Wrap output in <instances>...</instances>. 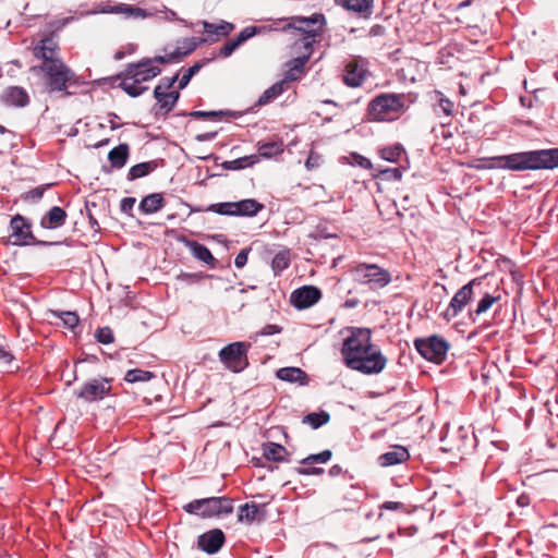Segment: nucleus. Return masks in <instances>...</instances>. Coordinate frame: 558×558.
<instances>
[{
	"label": "nucleus",
	"instance_id": "nucleus-1",
	"mask_svg": "<svg viewBox=\"0 0 558 558\" xmlns=\"http://www.w3.org/2000/svg\"><path fill=\"white\" fill-rule=\"evenodd\" d=\"M341 355L349 368L365 375L379 374L387 364L381 351L372 344L371 330L367 328L350 330V335L343 340Z\"/></svg>",
	"mask_w": 558,
	"mask_h": 558
},
{
	"label": "nucleus",
	"instance_id": "nucleus-2",
	"mask_svg": "<svg viewBox=\"0 0 558 558\" xmlns=\"http://www.w3.org/2000/svg\"><path fill=\"white\" fill-rule=\"evenodd\" d=\"M326 24V19L322 13H314L312 16H293L290 22L282 27V31H294L300 36V39L295 41L296 48H303L305 53L302 57H298L292 61V69L296 72H302L304 65L310 59L312 53L313 44L316 41V37L320 35L323 26Z\"/></svg>",
	"mask_w": 558,
	"mask_h": 558
},
{
	"label": "nucleus",
	"instance_id": "nucleus-3",
	"mask_svg": "<svg viewBox=\"0 0 558 558\" xmlns=\"http://www.w3.org/2000/svg\"><path fill=\"white\" fill-rule=\"evenodd\" d=\"M407 95L383 93L372 99L367 106L366 117L373 122H392L408 109Z\"/></svg>",
	"mask_w": 558,
	"mask_h": 558
},
{
	"label": "nucleus",
	"instance_id": "nucleus-4",
	"mask_svg": "<svg viewBox=\"0 0 558 558\" xmlns=\"http://www.w3.org/2000/svg\"><path fill=\"white\" fill-rule=\"evenodd\" d=\"M183 510L190 514L203 518L230 514L233 511L232 499L227 497H210L195 499L183 506Z\"/></svg>",
	"mask_w": 558,
	"mask_h": 558
},
{
	"label": "nucleus",
	"instance_id": "nucleus-5",
	"mask_svg": "<svg viewBox=\"0 0 558 558\" xmlns=\"http://www.w3.org/2000/svg\"><path fill=\"white\" fill-rule=\"evenodd\" d=\"M542 150L524 151L506 156L492 157V161L500 162V169L513 171L544 169L545 159Z\"/></svg>",
	"mask_w": 558,
	"mask_h": 558
},
{
	"label": "nucleus",
	"instance_id": "nucleus-6",
	"mask_svg": "<svg viewBox=\"0 0 558 558\" xmlns=\"http://www.w3.org/2000/svg\"><path fill=\"white\" fill-rule=\"evenodd\" d=\"M350 271L354 281L368 286L372 290L385 288L391 282L390 272L376 264L361 263Z\"/></svg>",
	"mask_w": 558,
	"mask_h": 558
},
{
	"label": "nucleus",
	"instance_id": "nucleus-7",
	"mask_svg": "<svg viewBox=\"0 0 558 558\" xmlns=\"http://www.w3.org/2000/svg\"><path fill=\"white\" fill-rule=\"evenodd\" d=\"M264 209V205L253 198L210 205L207 210L222 216L253 217Z\"/></svg>",
	"mask_w": 558,
	"mask_h": 558
},
{
	"label": "nucleus",
	"instance_id": "nucleus-8",
	"mask_svg": "<svg viewBox=\"0 0 558 558\" xmlns=\"http://www.w3.org/2000/svg\"><path fill=\"white\" fill-rule=\"evenodd\" d=\"M250 348V342H233L223 347L218 355L228 369L239 373L248 365L247 351Z\"/></svg>",
	"mask_w": 558,
	"mask_h": 558
},
{
	"label": "nucleus",
	"instance_id": "nucleus-9",
	"mask_svg": "<svg viewBox=\"0 0 558 558\" xmlns=\"http://www.w3.org/2000/svg\"><path fill=\"white\" fill-rule=\"evenodd\" d=\"M414 347L425 360L436 364L445 361L449 350V343L438 336L415 339Z\"/></svg>",
	"mask_w": 558,
	"mask_h": 558
},
{
	"label": "nucleus",
	"instance_id": "nucleus-10",
	"mask_svg": "<svg viewBox=\"0 0 558 558\" xmlns=\"http://www.w3.org/2000/svg\"><path fill=\"white\" fill-rule=\"evenodd\" d=\"M45 72L48 78V86L52 92H62L68 87V83L73 81L74 73L62 61H50L43 63L39 68Z\"/></svg>",
	"mask_w": 558,
	"mask_h": 558
},
{
	"label": "nucleus",
	"instance_id": "nucleus-11",
	"mask_svg": "<svg viewBox=\"0 0 558 558\" xmlns=\"http://www.w3.org/2000/svg\"><path fill=\"white\" fill-rule=\"evenodd\" d=\"M11 239L14 245L47 244L43 241H36L32 233L31 222L21 215L11 219Z\"/></svg>",
	"mask_w": 558,
	"mask_h": 558
},
{
	"label": "nucleus",
	"instance_id": "nucleus-12",
	"mask_svg": "<svg viewBox=\"0 0 558 558\" xmlns=\"http://www.w3.org/2000/svg\"><path fill=\"white\" fill-rule=\"evenodd\" d=\"M111 390L110 380L107 378H93L84 384L77 392V397L87 402H94L104 399Z\"/></svg>",
	"mask_w": 558,
	"mask_h": 558
},
{
	"label": "nucleus",
	"instance_id": "nucleus-13",
	"mask_svg": "<svg viewBox=\"0 0 558 558\" xmlns=\"http://www.w3.org/2000/svg\"><path fill=\"white\" fill-rule=\"evenodd\" d=\"M476 284V279L471 280L469 283L464 284L458 292L453 295L451 302L449 303L445 317L449 320L454 318L470 302L473 295V287Z\"/></svg>",
	"mask_w": 558,
	"mask_h": 558
},
{
	"label": "nucleus",
	"instance_id": "nucleus-14",
	"mask_svg": "<svg viewBox=\"0 0 558 558\" xmlns=\"http://www.w3.org/2000/svg\"><path fill=\"white\" fill-rule=\"evenodd\" d=\"M367 75L366 62L362 58L350 61L343 75L344 83L350 87H359Z\"/></svg>",
	"mask_w": 558,
	"mask_h": 558
},
{
	"label": "nucleus",
	"instance_id": "nucleus-15",
	"mask_svg": "<svg viewBox=\"0 0 558 558\" xmlns=\"http://www.w3.org/2000/svg\"><path fill=\"white\" fill-rule=\"evenodd\" d=\"M126 73L137 81L146 82L156 77L160 73V69L153 64L151 59H144L138 63L130 64Z\"/></svg>",
	"mask_w": 558,
	"mask_h": 558
},
{
	"label": "nucleus",
	"instance_id": "nucleus-16",
	"mask_svg": "<svg viewBox=\"0 0 558 558\" xmlns=\"http://www.w3.org/2000/svg\"><path fill=\"white\" fill-rule=\"evenodd\" d=\"M320 299V291L313 286H306L295 290L291 294V302L296 308H306Z\"/></svg>",
	"mask_w": 558,
	"mask_h": 558
},
{
	"label": "nucleus",
	"instance_id": "nucleus-17",
	"mask_svg": "<svg viewBox=\"0 0 558 558\" xmlns=\"http://www.w3.org/2000/svg\"><path fill=\"white\" fill-rule=\"evenodd\" d=\"M430 100L433 101L434 113L444 121L442 125L448 124L453 113V102L445 97L440 92L435 90L430 94Z\"/></svg>",
	"mask_w": 558,
	"mask_h": 558
},
{
	"label": "nucleus",
	"instance_id": "nucleus-18",
	"mask_svg": "<svg viewBox=\"0 0 558 558\" xmlns=\"http://www.w3.org/2000/svg\"><path fill=\"white\" fill-rule=\"evenodd\" d=\"M225 542V534L221 530L215 529L202 534L198 537V547L205 553L211 555L217 553Z\"/></svg>",
	"mask_w": 558,
	"mask_h": 558
},
{
	"label": "nucleus",
	"instance_id": "nucleus-19",
	"mask_svg": "<svg viewBox=\"0 0 558 558\" xmlns=\"http://www.w3.org/2000/svg\"><path fill=\"white\" fill-rule=\"evenodd\" d=\"M201 24L204 28V32L207 34V37L204 39V41L209 43H216L221 37H227L233 32L235 27L234 24L227 21H221L219 24L202 21Z\"/></svg>",
	"mask_w": 558,
	"mask_h": 558
},
{
	"label": "nucleus",
	"instance_id": "nucleus-20",
	"mask_svg": "<svg viewBox=\"0 0 558 558\" xmlns=\"http://www.w3.org/2000/svg\"><path fill=\"white\" fill-rule=\"evenodd\" d=\"M66 213L59 206H53L40 219V226L44 229H57L65 223Z\"/></svg>",
	"mask_w": 558,
	"mask_h": 558
},
{
	"label": "nucleus",
	"instance_id": "nucleus-21",
	"mask_svg": "<svg viewBox=\"0 0 558 558\" xmlns=\"http://www.w3.org/2000/svg\"><path fill=\"white\" fill-rule=\"evenodd\" d=\"M108 13L122 14L125 17L134 19V20H144L150 14L147 13L144 9L138 7H134L126 3H118L116 5L110 7L107 10Z\"/></svg>",
	"mask_w": 558,
	"mask_h": 558
},
{
	"label": "nucleus",
	"instance_id": "nucleus-22",
	"mask_svg": "<svg viewBox=\"0 0 558 558\" xmlns=\"http://www.w3.org/2000/svg\"><path fill=\"white\" fill-rule=\"evenodd\" d=\"M57 44L51 38H46L40 41V45L34 49V54L37 58L43 59V63H49L50 61H61L56 58Z\"/></svg>",
	"mask_w": 558,
	"mask_h": 558
},
{
	"label": "nucleus",
	"instance_id": "nucleus-23",
	"mask_svg": "<svg viewBox=\"0 0 558 558\" xmlns=\"http://www.w3.org/2000/svg\"><path fill=\"white\" fill-rule=\"evenodd\" d=\"M3 99L7 105L15 107H24L28 104V95L22 87L12 86L5 89Z\"/></svg>",
	"mask_w": 558,
	"mask_h": 558
},
{
	"label": "nucleus",
	"instance_id": "nucleus-24",
	"mask_svg": "<svg viewBox=\"0 0 558 558\" xmlns=\"http://www.w3.org/2000/svg\"><path fill=\"white\" fill-rule=\"evenodd\" d=\"M409 458V452L403 447H395L391 451L379 456V464L381 466H390L404 462Z\"/></svg>",
	"mask_w": 558,
	"mask_h": 558
},
{
	"label": "nucleus",
	"instance_id": "nucleus-25",
	"mask_svg": "<svg viewBox=\"0 0 558 558\" xmlns=\"http://www.w3.org/2000/svg\"><path fill=\"white\" fill-rule=\"evenodd\" d=\"M277 377L283 381L299 383L305 385L307 383V376L299 367H282L277 371Z\"/></svg>",
	"mask_w": 558,
	"mask_h": 558
},
{
	"label": "nucleus",
	"instance_id": "nucleus-26",
	"mask_svg": "<svg viewBox=\"0 0 558 558\" xmlns=\"http://www.w3.org/2000/svg\"><path fill=\"white\" fill-rule=\"evenodd\" d=\"M165 205L162 194L153 193L145 196L140 203V210L144 214H155L160 210Z\"/></svg>",
	"mask_w": 558,
	"mask_h": 558
},
{
	"label": "nucleus",
	"instance_id": "nucleus-27",
	"mask_svg": "<svg viewBox=\"0 0 558 558\" xmlns=\"http://www.w3.org/2000/svg\"><path fill=\"white\" fill-rule=\"evenodd\" d=\"M154 96L160 105L161 109H165L167 112L170 111L179 99V92H163L162 86H156L154 90Z\"/></svg>",
	"mask_w": 558,
	"mask_h": 558
},
{
	"label": "nucleus",
	"instance_id": "nucleus-28",
	"mask_svg": "<svg viewBox=\"0 0 558 558\" xmlns=\"http://www.w3.org/2000/svg\"><path fill=\"white\" fill-rule=\"evenodd\" d=\"M130 154L128 144H120L108 154V159L113 168H122L125 166Z\"/></svg>",
	"mask_w": 558,
	"mask_h": 558
},
{
	"label": "nucleus",
	"instance_id": "nucleus-29",
	"mask_svg": "<svg viewBox=\"0 0 558 558\" xmlns=\"http://www.w3.org/2000/svg\"><path fill=\"white\" fill-rule=\"evenodd\" d=\"M286 90V81H280L267 88L258 98L257 105L265 106L279 97Z\"/></svg>",
	"mask_w": 558,
	"mask_h": 558
},
{
	"label": "nucleus",
	"instance_id": "nucleus-30",
	"mask_svg": "<svg viewBox=\"0 0 558 558\" xmlns=\"http://www.w3.org/2000/svg\"><path fill=\"white\" fill-rule=\"evenodd\" d=\"M187 247L191 250L193 256L206 264H213L215 258L210 251L203 244L196 241H187Z\"/></svg>",
	"mask_w": 558,
	"mask_h": 558
},
{
	"label": "nucleus",
	"instance_id": "nucleus-31",
	"mask_svg": "<svg viewBox=\"0 0 558 558\" xmlns=\"http://www.w3.org/2000/svg\"><path fill=\"white\" fill-rule=\"evenodd\" d=\"M141 81L136 78H132L131 75L126 73L125 77L122 80L120 86L121 88L131 97H137L142 95L147 87L141 85Z\"/></svg>",
	"mask_w": 558,
	"mask_h": 558
},
{
	"label": "nucleus",
	"instance_id": "nucleus-32",
	"mask_svg": "<svg viewBox=\"0 0 558 558\" xmlns=\"http://www.w3.org/2000/svg\"><path fill=\"white\" fill-rule=\"evenodd\" d=\"M238 519L239 521H244L246 523H252L255 520H260L262 518L259 517L258 506L254 502L241 506L239 509Z\"/></svg>",
	"mask_w": 558,
	"mask_h": 558
},
{
	"label": "nucleus",
	"instance_id": "nucleus-33",
	"mask_svg": "<svg viewBox=\"0 0 558 558\" xmlns=\"http://www.w3.org/2000/svg\"><path fill=\"white\" fill-rule=\"evenodd\" d=\"M157 168V163L155 161H147L137 163L129 170L128 180L133 181L140 179L142 177L147 175L151 171Z\"/></svg>",
	"mask_w": 558,
	"mask_h": 558
},
{
	"label": "nucleus",
	"instance_id": "nucleus-34",
	"mask_svg": "<svg viewBox=\"0 0 558 558\" xmlns=\"http://www.w3.org/2000/svg\"><path fill=\"white\" fill-rule=\"evenodd\" d=\"M290 265V253L287 250L278 252L271 262V268L275 275L281 274Z\"/></svg>",
	"mask_w": 558,
	"mask_h": 558
},
{
	"label": "nucleus",
	"instance_id": "nucleus-35",
	"mask_svg": "<svg viewBox=\"0 0 558 558\" xmlns=\"http://www.w3.org/2000/svg\"><path fill=\"white\" fill-rule=\"evenodd\" d=\"M286 453V448L279 444L269 442L264 448V456L267 460L283 461Z\"/></svg>",
	"mask_w": 558,
	"mask_h": 558
},
{
	"label": "nucleus",
	"instance_id": "nucleus-36",
	"mask_svg": "<svg viewBox=\"0 0 558 558\" xmlns=\"http://www.w3.org/2000/svg\"><path fill=\"white\" fill-rule=\"evenodd\" d=\"M283 151V145L280 142H268L259 144L258 153L262 157L271 158Z\"/></svg>",
	"mask_w": 558,
	"mask_h": 558
},
{
	"label": "nucleus",
	"instance_id": "nucleus-37",
	"mask_svg": "<svg viewBox=\"0 0 558 558\" xmlns=\"http://www.w3.org/2000/svg\"><path fill=\"white\" fill-rule=\"evenodd\" d=\"M345 8L350 11L369 14L373 7V0H345Z\"/></svg>",
	"mask_w": 558,
	"mask_h": 558
},
{
	"label": "nucleus",
	"instance_id": "nucleus-38",
	"mask_svg": "<svg viewBox=\"0 0 558 558\" xmlns=\"http://www.w3.org/2000/svg\"><path fill=\"white\" fill-rule=\"evenodd\" d=\"M154 376L155 375L151 372L134 368L126 372L124 379L128 383L134 384L140 381H148Z\"/></svg>",
	"mask_w": 558,
	"mask_h": 558
},
{
	"label": "nucleus",
	"instance_id": "nucleus-39",
	"mask_svg": "<svg viewBox=\"0 0 558 558\" xmlns=\"http://www.w3.org/2000/svg\"><path fill=\"white\" fill-rule=\"evenodd\" d=\"M197 47L195 38L184 39L180 46L172 51V58L180 59L193 52Z\"/></svg>",
	"mask_w": 558,
	"mask_h": 558
},
{
	"label": "nucleus",
	"instance_id": "nucleus-40",
	"mask_svg": "<svg viewBox=\"0 0 558 558\" xmlns=\"http://www.w3.org/2000/svg\"><path fill=\"white\" fill-rule=\"evenodd\" d=\"M330 416L327 412L310 413L304 417V423L310 424L313 428H318L328 423Z\"/></svg>",
	"mask_w": 558,
	"mask_h": 558
},
{
	"label": "nucleus",
	"instance_id": "nucleus-41",
	"mask_svg": "<svg viewBox=\"0 0 558 558\" xmlns=\"http://www.w3.org/2000/svg\"><path fill=\"white\" fill-rule=\"evenodd\" d=\"M402 154L403 148L400 145L386 147L380 150L381 158L390 162L398 161Z\"/></svg>",
	"mask_w": 558,
	"mask_h": 558
},
{
	"label": "nucleus",
	"instance_id": "nucleus-42",
	"mask_svg": "<svg viewBox=\"0 0 558 558\" xmlns=\"http://www.w3.org/2000/svg\"><path fill=\"white\" fill-rule=\"evenodd\" d=\"M332 457V452L327 449L316 454H310L301 460L302 464L327 463Z\"/></svg>",
	"mask_w": 558,
	"mask_h": 558
},
{
	"label": "nucleus",
	"instance_id": "nucleus-43",
	"mask_svg": "<svg viewBox=\"0 0 558 558\" xmlns=\"http://www.w3.org/2000/svg\"><path fill=\"white\" fill-rule=\"evenodd\" d=\"M52 315L60 318L69 329H73L78 324V316L73 312H52Z\"/></svg>",
	"mask_w": 558,
	"mask_h": 558
},
{
	"label": "nucleus",
	"instance_id": "nucleus-44",
	"mask_svg": "<svg viewBox=\"0 0 558 558\" xmlns=\"http://www.w3.org/2000/svg\"><path fill=\"white\" fill-rule=\"evenodd\" d=\"M499 300V296H494V295H490V294H485L481 301L478 302L477 304V307L475 310V314L476 315H482L484 313H486L490 307L492 305L497 302Z\"/></svg>",
	"mask_w": 558,
	"mask_h": 558
},
{
	"label": "nucleus",
	"instance_id": "nucleus-45",
	"mask_svg": "<svg viewBox=\"0 0 558 558\" xmlns=\"http://www.w3.org/2000/svg\"><path fill=\"white\" fill-rule=\"evenodd\" d=\"M202 68V64L201 63H195L194 65L190 66L187 70H185V72L182 74L180 81H179V88L180 89H183L189 83L190 81L192 80V77L198 73V71L201 70Z\"/></svg>",
	"mask_w": 558,
	"mask_h": 558
},
{
	"label": "nucleus",
	"instance_id": "nucleus-46",
	"mask_svg": "<svg viewBox=\"0 0 558 558\" xmlns=\"http://www.w3.org/2000/svg\"><path fill=\"white\" fill-rule=\"evenodd\" d=\"M258 34H262V28H257V26H247L240 32L235 39L238 40V43H240V45H242L246 40Z\"/></svg>",
	"mask_w": 558,
	"mask_h": 558
},
{
	"label": "nucleus",
	"instance_id": "nucleus-47",
	"mask_svg": "<svg viewBox=\"0 0 558 558\" xmlns=\"http://www.w3.org/2000/svg\"><path fill=\"white\" fill-rule=\"evenodd\" d=\"M95 337L97 341L102 344H110L114 340L113 332L109 327L98 328L96 330Z\"/></svg>",
	"mask_w": 558,
	"mask_h": 558
},
{
	"label": "nucleus",
	"instance_id": "nucleus-48",
	"mask_svg": "<svg viewBox=\"0 0 558 558\" xmlns=\"http://www.w3.org/2000/svg\"><path fill=\"white\" fill-rule=\"evenodd\" d=\"M542 153L546 156H544L545 165L544 169H553L558 167V148L550 149V150H542Z\"/></svg>",
	"mask_w": 558,
	"mask_h": 558
},
{
	"label": "nucleus",
	"instance_id": "nucleus-49",
	"mask_svg": "<svg viewBox=\"0 0 558 558\" xmlns=\"http://www.w3.org/2000/svg\"><path fill=\"white\" fill-rule=\"evenodd\" d=\"M240 43H238V40L235 38L233 39H230L228 40L221 48H220V51H219V56L223 57V58H228L230 57L239 47H240Z\"/></svg>",
	"mask_w": 558,
	"mask_h": 558
},
{
	"label": "nucleus",
	"instance_id": "nucleus-50",
	"mask_svg": "<svg viewBox=\"0 0 558 558\" xmlns=\"http://www.w3.org/2000/svg\"><path fill=\"white\" fill-rule=\"evenodd\" d=\"M476 170L500 169V162L492 161V158L478 160V163L472 166Z\"/></svg>",
	"mask_w": 558,
	"mask_h": 558
},
{
	"label": "nucleus",
	"instance_id": "nucleus-51",
	"mask_svg": "<svg viewBox=\"0 0 558 558\" xmlns=\"http://www.w3.org/2000/svg\"><path fill=\"white\" fill-rule=\"evenodd\" d=\"M351 158H352V163H354L361 168H364V169L372 168L371 160L362 155L354 153L351 155Z\"/></svg>",
	"mask_w": 558,
	"mask_h": 558
},
{
	"label": "nucleus",
	"instance_id": "nucleus-52",
	"mask_svg": "<svg viewBox=\"0 0 558 558\" xmlns=\"http://www.w3.org/2000/svg\"><path fill=\"white\" fill-rule=\"evenodd\" d=\"M13 355L0 348V366L7 371L11 369V363L13 362Z\"/></svg>",
	"mask_w": 558,
	"mask_h": 558
},
{
	"label": "nucleus",
	"instance_id": "nucleus-53",
	"mask_svg": "<svg viewBox=\"0 0 558 558\" xmlns=\"http://www.w3.org/2000/svg\"><path fill=\"white\" fill-rule=\"evenodd\" d=\"M320 165V156L314 151H311L306 161L305 167L307 170H313Z\"/></svg>",
	"mask_w": 558,
	"mask_h": 558
},
{
	"label": "nucleus",
	"instance_id": "nucleus-54",
	"mask_svg": "<svg viewBox=\"0 0 558 558\" xmlns=\"http://www.w3.org/2000/svg\"><path fill=\"white\" fill-rule=\"evenodd\" d=\"M248 251H250V248H243L235 256L234 265L236 268H242L245 266V264L247 263Z\"/></svg>",
	"mask_w": 558,
	"mask_h": 558
},
{
	"label": "nucleus",
	"instance_id": "nucleus-55",
	"mask_svg": "<svg viewBox=\"0 0 558 558\" xmlns=\"http://www.w3.org/2000/svg\"><path fill=\"white\" fill-rule=\"evenodd\" d=\"M190 116L193 118H216L223 116V111H192Z\"/></svg>",
	"mask_w": 558,
	"mask_h": 558
},
{
	"label": "nucleus",
	"instance_id": "nucleus-56",
	"mask_svg": "<svg viewBox=\"0 0 558 558\" xmlns=\"http://www.w3.org/2000/svg\"><path fill=\"white\" fill-rule=\"evenodd\" d=\"M381 174L387 179L400 180L402 177V172L399 168H388L381 170Z\"/></svg>",
	"mask_w": 558,
	"mask_h": 558
},
{
	"label": "nucleus",
	"instance_id": "nucleus-57",
	"mask_svg": "<svg viewBox=\"0 0 558 558\" xmlns=\"http://www.w3.org/2000/svg\"><path fill=\"white\" fill-rule=\"evenodd\" d=\"M296 472L302 475H320L324 473V469L316 466L298 468Z\"/></svg>",
	"mask_w": 558,
	"mask_h": 558
},
{
	"label": "nucleus",
	"instance_id": "nucleus-58",
	"mask_svg": "<svg viewBox=\"0 0 558 558\" xmlns=\"http://www.w3.org/2000/svg\"><path fill=\"white\" fill-rule=\"evenodd\" d=\"M134 204H135L134 197H124L120 204L121 211H123L125 214H130L131 210L133 209Z\"/></svg>",
	"mask_w": 558,
	"mask_h": 558
},
{
	"label": "nucleus",
	"instance_id": "nucleus-59",
	"mask_svg": "<svg viewBox=\"0 0 558 558\" xmlns=\"http://www.w3.org/2000/svg\"><path fill=\"white\" fill-rule=\"evenodd\" d=\"M44 191L45 189L44 187H36V189H33L31 190L27 194H26V198L27 199H31L33 202H37L39 201L43 195H44Z\"/></svg>",
	"mask_w": 558,
	"mask_h": 558
},
{
	"label": "nucleus",
	"instance_id": "nucleus-60",
	"mask_svg": "<svg viewBox=\"0 0 558 558\" xmlns=\"http://www.w3.org/2000/svg\"><path fill=\"white\" fill-rule=\"evenodd\" d=\"M281 331V328L277 325H267L265 326L260 332L256 333V336H270L275 333H279Z\"/></svg>",
	"mask_w": 558,
	"mask_h": 558
},
{
	"label": "nucleus",
	"instance_id": "nucleus-61",
	"mask_svg": "<svg viewBox=\"0 0 558 558\" xmlns=\"http://www.w3.org/2000/svg\"><path fill=\"white\" fill-rule=\"evenodd\" d=\"M177 80L178 75H174L172 77H163L157 86H162V90L167 92L169 88L173 86Z\"/></svg>",
	"mask_w": 558,
	"mask_h": 558
},
{
	"label": "nucleus",
	"instance_id": "nucleus-62",
	"mask_svg": "<svg viewBox=\"0 0 558 558\" xmlns=\"http://www.w3.org/2000/svg\"><path fill=\"white\" fill-rule=\"evenodd\" d=\"M153 60V64L155 63H167L173 60H178L177 58H172V52L166 54V56H157Z\"/></svg>",
	"mask_w": 558,
	"mask_h": 558
},
{
	"label": "nucleus",
	"instance_id": "nucleus-63",
	"mask_svg": "<svg viewBox=\"0 0 558 558\" xmlns=\"http://www.w3.org/2000/svg\"><path fill=\"white\" fill-rule=\"evenodd\" d=\"M402 507V504L397 501H386L381 505V509L386 510H398Z\"/></svg>",
	"mask_w": 558,
	"mask_h": 558
},
{
	"label": "nucleus",
	"instance_id": "nucleus-64",
	"mask_svg": "<svg viewBox=\"0 0 558 558\" xmlns=\"http://www.w3.org/2000/svg\"><path fill=\"white\" fill-rule=\"evenodd\" d=\"M216 136V133L215 132H209V133H203V134H198L196 135V140L198 142H206V141H211L214 140Z\"/></svg>",
	"mask_w": 558,
	"mask_h": 558
}]
</instances>
